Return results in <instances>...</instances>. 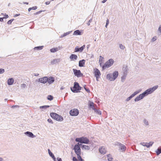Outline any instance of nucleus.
<instances>
[{
  "instance_id": "f257e3e1",
  "label": "nucleus",
  "mask_w": 161,
  "mask_h": 161,
  "mask_svg": "<svg viewBox=\"0 0 161 161\" xmlns=\"http://www.w3.org/2000/svg\"><path fill=\"white\" fill-rule=\"evenodd\" d=\"M158 86L157 85L154 86L152 88H150L149 89H148L146 90L143 93L140 94L138 96L141 100L143 99L145 97L153 93L155 90L158 88Z\"/></svg>"
},
{
  "instance_id": "f03ea898",
  "label": "nucleus",
  "mask_w": 161,
  "mask_h": 161,
  "mask_svg": "<svg viewBox=\"0 0 161 161\" xmlns=\"http://www.w3.org/2000/svg\"><path fill=\"white\" fill-rule=\"evenodd\" d=\"M74 84V86L73 88H71V90L73 92H78L79 91L81 90V87L79 86L77 82H75Z\"/></svg>"
},
{
  "instance_id": "7ed1b4c3",
  "label": "nucleus",
  "mask_w": 161,
  "mask_h": 161,
  "mask_svg": "<svg viewBox=\"0 0 161 161\" xmlns=\"http://www.w3.org/2000/svg\"><path fill=\"white\" fill-rule=\"evenodd\" d=\"M50 116L53 119L57 121H62L63 119L62 116L54 113H51L50 114Z\"/></svg>"
},
{
  "instance_id": "20e7f679",
  "label": "nucleus",
  "mask_w": 161,
  "mask_h": 161,
  "mask_svg": "<svg viewBox=\"0 0 161 161\" xmlns=\"http://www.w3.org/2000/svg\"><path fill=\"white\" fill-rule=\"evenodd\" d=\"M75 141L81 143L88 144L89 142V140L86 137H82L80 138H77L75 139Z\"/></svg>"
},
{
  "instance_id": "39448f33",
  "label": "nucleus",
  "mask_w": 161,
  "mask_h": 161,
  "mask_svg": "<svg viewBox=\"0 0 161 161\" xmlns=\"http://www.w3.org/2000/svg\"><path fill=\"white\" fill-rule=\"evenodd\" d=\"M74 149V150L75 153L77 155V158H81V156H80L81 150L79 145H75Z\"/></svg>"
},
{
  "instance_id": "423d86ee",
  "label": "nucleus",
  "mask_w": 161,
  "mask_h": 161,
  "mask_svg": "<svg viewBox=\"0 0 161 161\" xmlns=\"http://www.w3.org/2000/svg\"><path fill=\"white\" fill-rule=\"evenodd\" d=\"M114 61L112 59H110L107 61L103 66V68L104 69L111 66L114 63Z\"/></svg>"
},
{
  "instance_id": "0eeeda50",
  "label": "nucleus",
  "mask_w": 161,
  "mask_h": 161,
  "mask_svg": "<svg viewBox=\"0 0 161 161\" xmlns=\"http://www.w3.org/2000/svg\"><path fill=\"white\" fill-rule=\"evenodd\" d=\"M73 70L74 74L77 77H80L83 76V74L81 73L80 71V70H77L74 69H73Z\"/></svg>"
},
{
  "instance_id": "6e6552de",
  "label": "nucleus",
  "mask_w": 161,
  "mask_h": 161,
  "mask_svg": "<svg viewBox=\"0 0 161 161\" xmlns=\"http://www.w3.org/2000/svg\"><path fill=\"white\" fill-rule=\"evenodd\" d=\"M94 74L95 76L96 77L97 81H98V79L99 78L101 75L100 72L99 70L96 68L94 69Z\"/></svg>"
},
{
  "instance_id": "1a4fd4ad",
  "label": "nucleus",
  "mask_w": 161,
  "mask_h": 161,
  "mask_svg": "<svg viewBox=\"0 0 161 161\" xmlns=\"http://www.w3.org/2000/svg\"><path fill=\"white\" fill-rule=\"evenodd\" d=\"M70 114L72 116H77L79 114V111L76 109H71L69 112Z\"/></svg>"
},
{
  "instance_id": "9d476101",
  "label": "nucleus",
  "mask_w": 161,
  "mask_h": 161,
  "mask_svg": "<svg viewBox=\"0 0 161 161\" xmlns=\"http://www.w3.org/2000/svg\"><path fill=\"white\" fill-rule=\"evenodd\" d=\"M48 80V78L47 77H44L42 78H40L38 79V81L43 84L46 83Z\"/></svg>"
},
{
  "instance_id": "9b49d317",
  "label": "nucleus",
  "mask_w": 161,
  "mask_h": 161,
  "mask_svg": "<svg viewBox=\"0 0 161 161\" xmlns=\"http://www.w3.org/2000/svg\"><path fill=\"white\" fill-rule=\"evenodd\" d=\"M117 145L119 146V147L122 151V152H125L126 149V147L124 145L120 143L117 142L116 144Z\"/></svg>"
},
{
  "instance_id": "f8f14e48",
  "label": "nucleus",
  "mask_w": 161,
  "mask_h": 161,
  "mask_svg": "<svg viewBox=\"0 0 161 161\" xmlns=\"http://www.w3.org/2000/svg\"><path fill=\"white\" fill-rule=\"evenodd\" d=\"M61 61V59L60 58H55L53 60H52L51 64L52 65L56 64L57 63H58Z\"/></svg>"
},
{
  "instance_id": "ddd939ff",
  "label": "nucleus",
  "mask_w": 161,
  "mask_h": 161,
  "mask_svg": "<svg viewBox=\"0 0 161 161\" xmlns=\"http://www.w3.org/2000/svg\"><path fill=\"white\" fill-rule=\"evenodd\" d=\"M85 45H83L80 48H78V47H76L75 48V52H81L83 51V50L85 48Z\"/></svg>"
},
{
  "instance_id": "4468645a",
  "label": "nucleus",
  "mask_w": 161,
  "mask_h": 161,
  "mask_svg": "<svg viewBox=\"0 0 161 161\" xmlns=\"http://www.w3.org/2000/svg\"><path fill=\"white\" fill-rule=\"evenodd\" d=\"M24 133L25 135H27L29 137L31 138H34L36 137V136L34 135L30 131H27L25 132Z\"/></svg>"
},
{
  "instance_id": "2eb2a0df",
  "label": "nucleus",
  "mask_w": 161,
  "mask_h": 161,
  "mask_svg": "<svg viewBox=\"0 0 161 161\" xmlns=\"http://www.w3.org/2000/svg\"><path fill=\"white\" fill-rule=\"evenodd\" d=\"M99 151L101 154H104L106 153L107 151L105 150L103 147H102L99 149Z\"/></svg>"
},
{
  "instance_id": "dca6fc26",
  "label": "nucleus",
  "mask_w": 161,
  "mask_h": 161,
  "mask_svg": "<svg viewBox=\"0 0 161 161\" xmlns=\"http://www.w3.org/2000/svg\"><path fill=\"white\" fill-rule=\"evenodd\" d=\"M89 108H91L92 109L94 110L96 108H95V106L97 107V105H94V103L93 102H89Z\"/></svg>"
},
{
  "instance_id": "f3484780",
  "label": "nucleus",
  "mask_w": 161,
  "mask_h": 161,
  "mask_svg": "<svg viewBox=\"0 0 161 161\" xmlns=\"http://www.w3.org/2000/svg\"><path fill=\"white\" fill-rule=\"evenodd\" d=\"M78 58L77 55L74 54H72L69 57L70 59L72 60H76Z\"/></svg>"
},
{
  "instance_id": "a211bd4d",
  "label": "nucleus",
  "mask_w": 161,
  "mask_h": 161,
  "mask_svg": "<svg viewBox=\"0 0 161 161\" xmlns=\"http://www.w3.org/2000/svg\"><path fill=\"white\" fill-rule=\"evenodd\" d=\"M62 48L61 47L59 46L58 48H53L51 49L50 50L51 52L54 53L57 51L59 49H61Z\"/></svg>"
},
{
  "instance_id": "6ab92c4d",
  "label": "nucleus",
  "mask_w": 161,
  "mask_h": 161,
  "mask_svg": "<svg viewBox=\"0 0 161 161\" xmlns=\"http://www.w3.org/2000/svg\"><path fill=\"white\" fill-rule=\"evenodd\" d=\"M14 82V80L13 78L8 79L7 81V84L8 85H12Z\"/></svg>"
},
{
  "instance_id": "aec40b11",
  "label": "nucleus",
  "mask_w": 161,
  "mask_h": 161,
  "mask_svg": "<svg viewBox=\"0 0 161 161\" xmlns=\"http://www.w3.org/2000/svg\"><path fill=\"white\" fill-rule=\"evenodd\" d=\"M118 75V72L117 71L114 72L112 74V76L114 79H112L113 80H115L117 77Z\"/></svg>"
},
{
  "instance_id": "412c9836",
  "label": "nucleus",
  "mask_w": 161,
  "mask_h": 161,
  "mask_svg": "<svg viewBox=\"0 0 161 161\" xmlns=\"http://www.w3.org/2000/svg\"><path fill=\"white\" fill-rule=\"evenodd\" d=\"M106 77L110 81H114V80H112L114 79L112 74H107Z\"/></svg>"
},
{
  "instance_id": "4be33fe9",
  "label": "nucleus",
  "mask_w": 161,
  "mask_h": 161,
  "mask_svg": "<svg viewBox=\"0 0 161 161\" xmlns=\"http://www.w3.org/2000/svg\"><path fill=\"white\" fill-rule=\"evenodd\" d=\"M85 60L84 59H82L81 60H80L79 61V66L80 67H83L85 64Z\"/></svg>"
},
{
  "instance_id": "5701e85b",
  "label": "nucleus",
  "mask_w": 161,
  "mask_h": 161,
  "mask_svg": "<svg viewBox=\"0 0 161 161\" xmlns=\"http://www.w3.org/2000/svg\"><path fill=\"white\" fill-rule=\"evenodd\" d=\"M142 90L141 89H139L135 92L134 93L132 94L130 96L132 97H133L135 95L139 93L140 92L142 91Z\"/></svg>"
},
{
  "instance_id": "b1692460",
  "label": "nucleus",
  "mask_w": 161,
  "mask_h": 161,
  "mask_svg": "<svg viewBox=\"0 0 161 161\" xmlns=\"http://www.w3.org/2000/svg\"><path fill=\"white\" fill-rule=\"evenodd\" d=\"M54 80L53 77H50L48 78V80L47 81L49 84H51L53 83Z\"/></svg>"
},
{
  "instance_id": "393cba45",
  "label": "nucleus",
  "mask_w": 161,
  "mask_h": 161,
  "mask_svg": "<svg viewBox=\"0 0 161 161\" xmlns=\"http://www.w3.org/2000/svg\"><path fill=\"white\" fill-rule=\"evenodd\" d=\"M154 142H146V146L145 147H147V148H149L150 147L152 146Z\"/></svg>"
},
{
  "instance_id": "a878e982",
  "label": "nucleus",
  "mask_w": 161,
  "mask_h": 161,
  "mask_svg": "<svg viewBox=\"0 0 161 161\" xmlns=\"http://www.w3.org/2000/svg\"><path fill=\"white\" fill-rule=\"evenodd\" d=\"M123 74L125 75V74H127V72L128 70L127 66H124L123 67Z\"/></svg>"
},
{
  "instance_id": "bb28decb",
  "label": "nucleus",
  "mask_w": 161,
  "mask_h": 161,
  "mask_svg": "<svg viewBox=\"0 0 161 161\" xmlns=\"http://www.w3.org/2000/svg\"><path fill=\"white\" fill-rule=\"evenodd\" d=\"M83 149L89 150L90 149V147L88 146H86L85 145H83L81 147Z\"/></svg>"
},
{
  "instance_id": "cd10ccee",
  "label": "nucleus",
  "mask_w": 161,
  "mask_h": 161,
  "mask_svg": "<svg viewBox=\"0 0 161 161\" xmlns=\"http://www.w3.org/2000/svg\"><path fill=\"white\" fill-rule=\"evenodd\" d=\"M43 47V46L36 47H34V49L35 50H41L42 49Z\"/></svg>"
},
{
  "instance_id": "c85d7f7f",
  "label": "nucleus",
  "mask_w": 161,
  "mask_h": 161,
  "mask_svg": "<svg viewBox=\"0 0 161 161\" xmlns=\"http://www.w3.org/2000/svg\"><path fill=\"white\" fill-rule=\"evenodd\" d=\"M73 35H81V32L79 30H77L74 31Z\"/></svg>"
},
{
  "instance_id": "c756f323",
  "label": "nucleus",
  "mask_w": 161,
  "mask_h": 161,
  "mask_svg": "<svg viewBox=\"0 0 161 161\" xmlns=\"http://www.w3.org/2000/svg\"><path fill=\"white\" fill-rule=\"evenodd\" d=\"M157 155H159L161 153V147H158L157 151H155Z\"/></svg>"
},
{
  "instance_id": "7c9ffc66",
  "label": "nucleus",
  "mask_w": 161,
  "mask_h": 161,
  "mask_svg": "<svg viewBox=\"0 0 161 161\" xmlns=\"http://www.w3.org/2000/svg\"><path fill=\"white\" fill-rule=\"evenodd\" d=\"M108 158V161H112L113 159V158L112 157V156L110 154H108L107 155Z\"/></svg>"
},
{
  "instance_id": "2f4dec72",
  "label": "nucleus",
  "mask_w": 161,
  "mask_h": 161,
  "mask_svg": "<svg viewBox=\"0 0 161 161\" xmlns=\"http://www.w3.org/2000/svg\"><path fill=\"white\" fill-rule=\"evenodd\" d=\"M71 32L72 31H69L64 33L63 35H61L60 37H63L67 35H69Z\"/></svg>"
},
{
  "instance_id": "473e14b6",
  "label": "nucleus",
  "mask_w": 161,
  "mask_h": 161,
  "mask_svg": "<svg viewBox=\"0 0 161 161\" xmlns=\"http://www.w3.org/2000/svg\"><path fill=\"white\" fill-rule=\"evenodd\" d=\"M143 122L145 125L148 126L149 125L148 122L146 119H144L143 120Z\"/></svg>"
},
{
  "instance_id": "72a5a7b5",
  "label": "nucleus",
  "mask_w": 161,
  "mask_h": 161,
  "mask_svg": "<svg viewBox=\"0 0 161 161\" xmlns=\"http://www.w3.org/2000/svg\"><path fill=\"white\" fill-rule=\"evenodd\" d=\"M94 111L95 112L99 115H101V112L100 111L98 110L96 108L94 109Z\"/></svg>"
},
{
  "instance_id": "f704fd0d",
  "label": "nucleus",
  "mask_w": 161,
  "mask_h": 161,
  "mask_svg": "<svg viewBox=\"0 0 161 161\" xmlns=\"http://www.w3.org/2000/svg\"><path fill=\"white\" fill-rule=\"evenodd\" d=\"M158 35H161V26L160 25L158 30Z\"/></svg>"
},
{
  "instance_id": "c9c22d12",
  "label": "nucleus",
  "mask_w": 161,
  "mask_h": 161,
  "mask_svg": "<svg viewBox=\"0 0 161 161\" xmlns=\"http://www.w3.org/2000/svg\"><path fill=\"white\" fill-rule=\"evenodd\" d=\"M53 96H52L50 95H48L47 97V99H48V100H49L50 101H51L53 99Z\"/></svg>"
},
{
  "instance_id": "e433bc0d",
  "label": "nucleus",
  "mask_w": 161,
  "mask_h": 161,
  "mask_svg": "<svg viewBox=\"0 0 161 161\" xmlns=\"http://www.w3.org/2000/svg\"><path fill=\"white\" fill-rule=\"evenodd\" d=\"M49 106L45 105V106H40V109H41V108L46 109L48 108H49Z\"/></svg>"
},
{
  "instance_id": "4c0bfd02",
  "label": "nucleus",
  "mask_w": 161,
  "mask_h": 161,
  "mask_svg": "<svg viewBox=\"0 0 161 161\" xmlns=\"http://www.w3.org/2000/svg\"><path fill=\"white\" fill-rule=\"evenodd\" d=\"M126 75L127 74H125V75L123 74V76L121 77V80L123 82V81L122 80H125V79Z\"/></svg>"
},
{
  "instance_id": "58836bf2",
  "label": "nucleus",
  "mask_w": 161,
  "mask_h": 161,
  "mask_svg": "<svg viewBox=\"0 0 161 161\" xmlns=\"http://www.w3.org/2000/svg\"><path fill=\"white\" fill-rule=\"evenodd\" d=\"M48 153H49L50 156L51 157L54 156V155H53V154L50 151V150L49 149H48Z\"/></svg>"
},
{
  "instance_id": "ea45409f",
  "label": "nucleus",
  "mask_w": 161,
  "mask_h": 161,
  "mask_svg": "<svg viewBox=\"0 0 161 161\" xmlns=\"http://www.w3.org/2000/svg\"><path fill=\"white\" fill-rule=\"evenodd\" d=\"M119 47L120 49L124 50L125 48V47L123 46L122 44H120Z\"/></svg>"
},
{
  "instance_id": "a19ab883",
  "label": "nucleus",
  "mask_w": 161,
  "mask_h": 161,
  "mask_svg": "<svg viewBox=\"0 0 161 161\" xmlns=\"http://www.w3.org/2000/svg\"><path fill=\"white\" fill-rule=\"evenodd\" d=\"M141 99L138 96H137L134 99L135 102H137L141 100Z\"/></svg>"
},
{
  "instance_id": "79ce46f5",
  "label": "nucleus",
  "mask_w": 161,
  "mask_h": 161,
  "mask_svg": "<svg viewBox=\"0 0 161 161\" xmlns=\"http://www.w3.org/2000/svg\"><path fill=\"white\" fill-rule=\"evenodd\" d=\"M14 20V19H11V20H9L7 22V24L8 25L11 24L12 22Z\"/></svg>"
},
{
  "instance_id": "37998d69",
  "label": "nucleus",
  "mask_w": 161,
  "mask_h": 161,
  "mask_svg": "<svg viewBox=\"0 0 161 161\" xmlns=\"http://www.w3.org/2000/svg\"><path fill=\"white\" fill-rule=\"evenodd\" d=\"M132 97L130 96L129 97H128L126 99V101L127 102L129 101L130 100Z\"/></svg>"
},
{
  "instance_id": "c03bdc74",
  "label": "nucleus",
  "mask_w": 161,
  "mask_h": 161,
  "mask_svg": "<svg viewBox=\"0 0 161 161\" xmlns=\"http://www.w3.org/2000/svg\"><path fill=\"white\" fill-rule=\"evenodd\" d=\"M5 71V70L3 69H0V74L3 73Z\"/></svg>"
},
{
  "instance_id": "a18cd8bd",
  "label": "nucleus",
  "mask_w": 161,
  "mask_h": 161,
  "mask_svg": "<svg viewBox=\"0 0 161 161\" xmlns=\"http://www.w3.org/2000/svg\"><path fill=\"white\" fill-rule=\"evenodd\" d=\"M92 19H90L89 20L88 22L87 23V24L88 26H89L90 25V23L92 21Z\"/></svg>"
},
{
  "instance_id": "49530a36",
  "label": "nucleus",
  "mask_w": 161,
  "mask_h": 161,
  "mask_svg": "<svg viewBox=\"0 0 161 161\" xmlns=\"http://www.w3.org/2000/svg\"><path fill=\"white\" fill-rule=\"evenodd\" d=\"M140 144L143 146H145H145H146V142H141L140 143Z\"/></svg>"
},
{
  "instance_id": "de8ad7c7",
  "label": "nucleus",
  "mask_w": 161,
  "mask_h": 161,
  "mask_svg": "<svg viewBox=\"0 0 161 161\" xmlns=\"http://www.w3.org/2000/svg\"><path fill=\"white\" fill-rule=\"evenodd\" d=\"M47 121L49 123H52V124L53 123L52 121V119H47Z\"/></svg>"
},
{
  "instance_id": "09e8293b",
  "label": "nucleus",
  "mask_w": 161,
  "mask_h": 161,
  "mask_svg": "<svg viewBox=\"0 0 161 161\" xmlns=\"http://www.w3.org/2000/svg\"><path fill=\"white\" fill-rule=\"evenodd\" d=\"M42 12V11H39L37 12L36 13H34V14L36 15V14H40Z\"/></svg>"
},
{
  "instance_id": "8fccbe9b",
  "label": "nucleus",
  "mask_w": 161,
  "mask_h": 161,
  "mask_svg": "<svg viewBox=\"0 0 161 161\" xmlns=\"http://www.w3.org/2000/svg\"><path fill=\"white\" fill-rule=\"evenodd\" d=\"M31 8V10H35L37 8V6H34Z\"/></svg>"
},
{
  "instance_id": "3c124183",
  "label": "nucleus",
  "mask_w": 161,
  "mask_h": 161,
  "mask_svg": "<svg viewBox=\"0 0 161 161\" xmlns=\"http://www.w3.org/2000/svg\"><path fill=\"white\" fill-rule=\"evenodd\" d=\"M26 86V85L25 84H23L21 85V87L22 88H25Z\"/></svg>"
},
{
  "instance_id": "603ef678",
  "label": "nucleus",
  "mask_w": 161,
  "mask_h": 161,
  "mask_svg": "<svg viewBox=\"0 0 161 161\" xmlns=\"http://www.w3.org/2000/svg\"><path fill=\"white\" fill-rule=\"evenodd\" d=\"M57 161H62V159L61 158H57Z\"/></svg>"
},
{
  "instance_id": "864d4df0",
  "label": "nucleus",
  "mask_w": 161,
  "mask_h": 161,
  "mask_svg": "<svg viewBox=\"0 0 161 161\" xmlns=\"http://www.w3.org/2000/svg\"><path fill=\"white\" fill-rule=\"evenodd\" d=\"M73 161H78L77 158L75 157H73Z\"/></svg>"
},
{
  "instance_id": "5fc2aeb1",
  "label": "nucleus",
  "mask_w": 161,
  "mask_h": 161,
  "mask_svg": "<svg viewBox=\"0 0 161 161\" xmlns=\"http://www.w3.org/2000/svg\"><path fill=\"white\" fill-rule=\"evenodd\" d=\"M157 39V38H156V36H154V37L152 39V40L153 41H155Z\"/></svg>"
},
{
  "instance_id": "6e6d98bb",
  "label": "nucleus",
  "mask_w": 161,
  "mask_h": 161,
  "mask_svg": "<svg viewBox=\"0 0 161 161\" xmlns=\"http://www.w3.org/2000/svg\"><path fill=\"white\" fill-rule=\"evenodd\" d=\"M19 106L18 105H13L12 107V108H17L19 107Z\"/></svg>"
},
{
  "instance_id": "4d7b16f0",
  "label": "nucleus",
  "mask_w": 161,
  "mask_h": 161,
  "mask_svg": "<svg viewBox=\"0 0 161 161\" xmlns=\"http://www.w3.org/2000/svg\"><path fill=\"white\" fill-rule=\"evenodd\" d=\"M52 158L53 159L54 161H57V160H56V158H55V157L54 156H53V157H52Z\"/></svg>"
},
{
  "instance_id": "13d9d810",
  "label": "nucleus",
  "mask_w": 161,
  "mask_h": 161,
  "mask_svg": "<svg viewBox=\"0 0 161 161\" xmlns=\"http://www.w3.org/2000/svg\"><path fill=\"white\" fill-rule=\"evenodd\" d=\"M52 158L53 159L54 161H57V160H56V158H55V157L54 156H53V157H52Z\"/></svg>"
},
{
  "instance_id": "bf43d9fd",
  "label": "nucleus",
  "mask_w": 161,
  "mask_h": 161,
  "mask_svg": "<svg viewBox=\"0 0 161 161\" xmlns=\"http://www.w3.org/2000/svg\"><path fill=\"white\" fill-rule=\"evenodd\" d=\"M50 1H47L45 2V4L46 5H49L50 3Z\"/></svg>"
},
{
  "instance_id": "052dcab7",
  "label": "nucleus",
  "mask_w": 161,
  "mask_h": 161,
  "mask_svg": "<svg viewBox=\"0 0 161 161\" xmlns=\"http://www.w3.org/2000/svg\"><path fill=\"white\" fill-rule=\"evenodd\" d=\"M109 24V21L108 19H107L106 20V24L108 25Z\"/></svg>"
},
{
  "instance_id": "680f3d73",
  "label": "nucleus",
  "mask_w": 161,
  "mask_h": 161,
  "mask_svg": "<svg viewBox=\"0 0 161 161\" xmlns=\"http://www.w3.org/2000/svg\"><path fill=\"white\" fill-rule=\"evenodd\" d=\"M34 75L35 76H38V75H39V74L37 73H34Z\"/></svg>"
},
{
  "instance_id": "e2e57ef3",
  "label": "nucleus",
  "mask_w": 161,
  "mask_h": 161,
  "mask_svg": "<svg viewBox=\"0 0 161 161\" xmlns=\"http://www.w3.org/2000/svg\"><path fill=\"white\" fill-rule=\"evenodd\" d=\"M4 18H0V21L1 22L3 21V19Z\"/></svg>"
},
{
  "instance_id": "0e129e2a",
  "label": "nucleus",
  "mask_w": 161,
  "mask_h": 161,
  "mask_svg": "<svg viewBox=\"0 0 161 161\" xmlns=\"http://www.w3.org/2000/svg\"><path fill=\"white\" fill-rule=\"evenodd\" d=\"M84 88L85 89V90L87 92H90V90H89V89H86V88L85 87H84Z\"/></svg>"
},
{
  "instance_id": "69168bd1",
  "label": "nucleus",
  "mask_w": 161,
  "mask_h": 161,
  "mask_svg": "<svg viewBox=\"0 0 161 161\" xmlns=\"http://www.w3.org/2000/svg\"><path fill=\"white\" fill-rule=\"evenodd\" d=\"M78 159L79 161H83V159L81 157L80 159V158H78Z\"/></svg>"
},
{
  "instance_id": "338daca9",
  "label": "nucleus",
  "mask_w": 161,
  "mask_h": 161,
  "mask_svg": "<svg viewBox=\"0 0 161 161\" xmlns=\"http://www.w3.org/2000/svg\"><path fill=\"white\" fill-rule=\"evenodd\" d=\"M6 18H8V15L5 14L4 15Z\"/></svg>"
},
{
  "instance_id": "774afa93",
  "label": "nucleus",
  "mask_w": 161,
  "mask_h": 161,
  "mask_svg": "<svg viewBox=\"0 0 161 161\" xmlns=\"http://www.w3.org/2000/svg\"><path fill=\"white\" fill-rule=\"evenodd\" d=\"M107 1V0H103V1L102 2V3H105V2H106Z\"/></svg>"
}]
</instances>
